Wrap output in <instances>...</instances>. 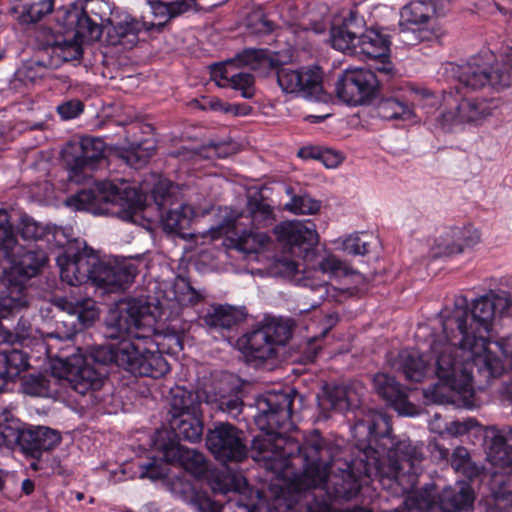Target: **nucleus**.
I'll return each instance as SVG.
<instances>
[{"label": "nucleus", "mask_w": 512, "mask_h": 512, "mask_svg": "<svg viewBox=\"0 0 512 512\" xmlns=\"http://www.w3.org/2000/svg\"><path fill=\"white\" fill-rule=\"evenodd\" d=\"M497 316L512 317V295L488 293L476 298L468 310L466 297H458L452 309L440 312L442 332L435 334L421 325L416 331L418 346L403 349L391 363L406 379L422 381L435 374L439 383L426 390L438 403L467 405L474 395L473 367L485 381L500 376L505 365L491 349ZM512 370V337L495 341ZM512 396V382L507 386Z\"/></svg>", "instance_id": "f257e3e1"}, {"label": "nucleus", "mask_w": 512, "mask_h": 512, "mask_svg": "<svg viewBox=\"0 0 512 512\" xmlns=\"http://www.w3.org/2000/svg\"><path fill=\"white\" fill-rule=\"evenodd\" d=\"M296 392L290 390L269 391L257 400L258 414L255 422L265 432L254 437L252 441V458L267 470L282 475L291 465V459L301 457L303 472L294 491H281L274 498L270 509L274 512H333L328 499L322 493L316 494L310 488L326 486L329 469L333 461L332 449L318 432L305 438L301 445L299 440L287 435L294 428L292 406ZM337 512H371L360 507H348Z\"/></svg>", "instance_id": "f03ea898"}, {"label": "nucleus", "mask_w": 512, "mask_h": 512, "mask_svg": "<svg viewBox=\"0 0 512 512\" xmlns=\"http://www.w3.org/2000/svg\"><path fill=\"white\" fill-rule=\"evenodd\" d=\"M175 188L172 183L160 180L152 190L154 204L146 205L143 192L128 182L100 181L71 195L65 204L74 210L93 214L110 212L122 220L139 223L148 229L156 222V217L150 215V211L156 209L166 233L184 236L194 210L190 205L176 200L173 196Z\"/></svg>", "instance_id": "7ed1b4c3"}, {"label": "nucleus", "mask_w": 512, "mask_h": 512, "mask_svg": "<svg viewBox=\"0 0 512 512\" xmlns=\"http://www.w3.org/2000/svg\"><path fill=\"white\" fill-rule=\"evenodd\" d=\"M390 418L378 411H369L352 428L355 446L361 453L363 473L370 479L400 482L407 476L409 482L420 471L423 460L422 445L409 440H397L391 435Z\"/></svg>", "instance_id": "20e7f679"}, {"label": "nucleus", "mask_w": 512, "mask_h": 512, "mask_svg": "<svg viewBox=\"0 0 512 512\" xmlns=\"http://www.w3.org/2000/svg\"><path fill=\"white\" fill-rule=\"evenodd\" d=\"M152 307L143 299H130L111 309L106 318L107 338L128 335L132 351L126 370L134 375L154 379L166 375L170 366L160 350L162 335L157 332V317Z\"/></svg>", "instance_id": "39448f33"}, {"label": "nucleus", "mask_w": 512, "mask_h": 512, "mask_svg": "<svg viewBox=\"0 0 512 512\" xmlns=\"http://www.w3.org/2000/svg\"><path fill=\"white\" fill-rule=\"evenodd\" d=\"M63 282L77 286L90 282L106 293L123 291L136 276L133 264L107 262L99 259L91 250L69 246L56 258Z\"/></svg>", "instance_id": "423d86ee"}, {"label": "nucleus", "mask_w": 512, "mask_h": 512, "mask_svg": "<svg viewBox=\"0 0 512 512\" xmlns=\"http://www.w3.org/2000/svg\"><path fill=\"white\" fill-rule=\"evenodd\" d=\"M79 353L65 356L55 354L49 357L53 360L51 364V375L38 374L29 375L22 379V391L30 396L52 397L57 394L56 384L58 380H66L71 388L81 395L89 391L99 389L104 380V373L89 364L80 349Z\"/></svg>", "instance_id": "0eeeda50"}, {"label": "nucleus", "mask_w": 512, "mask_h": 512, "mask_svg": "<svg viewBox=\"0 0 512 512\" xmlns=\"http://www.w3.org/2000/svg\"><path fill=\"white\" fill-rule=\"evenodd\" d=\"M55 305L68 314L70 319L57 322L54 332L44 337L37 330H33L29 321L21 317L15 328V332L23 331L28 336V346L34 345L37 352L44 353L47 357L53 356V349L49 340H71L77 332L93 325L99 317V309L91 298H75L72 296L59 298Z\"/></svg>", "instance_id": "6e6552de"}, {"label": "nucleus", "mask_w": 512, "mask_h": 512, "mask_svg": "<svg viewBox=\"0 0 512 512\" xmlns=\"http://www.w3.org/2000/svg\"><path fill=\"white\" fill-rule=\"evenodd\" d=\"M448 107L437 117L439 126L446 131L464 130L483 126L490 118L497 115L501 107L499 99L466 98L452 91L443 95Z\"/></svg>", "instance_id": "1a4fd4ad"}, {"label": "nucleus", "mask_w": 512, "mask_h": 512, "mask_svg": "<svg viewBox=\"0 0 512 512\" xmlns=\"http://www.w3.org/2000/svg\"><path fill=\"white\" fill-rule=\"evenodd\" d=\"M493 58L490 51H484L458 65L454 73L459 83L474 90L486 85L495 90L509 86L512 83V53L494 64Z\"/></svg>", "instance_id": "9d476101"}, {"label": "nucleus", "mask_w": 512, "mask_h": 512, "mask_svg": "<svg viewBox=\"0 0 512 512\" xmlns=\"http://www.w3.org/2000/svg\"><path fill=\"white\" fill-rule=\"evenodd\" d=\"M291 336L289 320L269 317L244 334L238 340V345L248 358L267 360L273 358L278 347L285 345Z\"/></svg>", "instance_id": "9b49d317"}, {"label": "nucleus", "mask_w": 512, "mask_h": 512, "mask_svg": "<svg viewBox=\"0 0 512 512\" xmlns=\"http://www.w3.org/2000/svg\"><path fill=\"white\" fill-rule=\"evenodd\" d=\"M276 269L284 277L290 278L296 285L310 288L317 293L318 299H324L328 294L326 280L318 278V274L329 277H341L350 273L347 264L335 255H327L319 263L318 269H308L306 265L288 257H281L275 263Z\"/></svg>", "instance_id": "f8f14e48"}, {"label": "nucleus", "mask_w": 512, "mask_h": 512, "mask_svg": "<svg viewBox=\"0 0 512 512\" xmlns=\"http://www.w3.org/2000/svg\"><path fill=\"white\" fill-rule=\"evenodd\" d=\"M211 489L216 494L231 493L224 505L216 501L218 512H255L263 501L258 490L247 487L244 478L233 474H214Z\"/></svg>", "instance_id": "ddd939ff"}, {"label": "nucleus", "mask_w": 512, "mask_h": 512, "mask_svg": "<svg viewBox=\"0 0 512 512\" xmlns=\"http://www.w3.org/2000/svg\"><path fill=\"white\" fill-rule=\"evenodd\" d=\"M436 14L435 4L431 0H414L405 5L400 11V38L406 45L431 40L438 37L439 32L434 27L428 29Z\"/></svg>", "instance_id": "4468645a"}, {"label": "nucleus", "mask_w": 512, "mask_h": 512, "mask_svg": "<svg viewBox=\"0 0 512 512\" xmlns=\"http://www.w3.org/2000/svg\"><path fill=\"white\" fill-rule=\"evenodd\" d=\"M105 152V143L98 137H82L78 141L68 142L62 149V157L68 167V178L81 183L90 175L86 170L95 169L96 162L101 160Z\"/></svg>", "instance_id": "2eb2a0df"}, {"label": "nucleus", "mask_w": 512, "mask_h": 512, "mask_svg": "<svg viewBox=\"0 0 512 512\" xmlns=\"http://www.w3.org/2000/svg\"><path fill=\"white\" fill-rule=\"evenodd\" d=\"M97 5H101L99 0H71L67 7H61L56 11V22L68 29H76L82 37L99 39L101 28L97 19H93L89 15L92 13L96 18L103 21L102 16L95 12L94 6Z\"/></svg>", "instance_id": "dca6fc26"}, {"label": "nucleus", "mask_w": 512, "mask_h": 512, "mask_svg": "<svg viewBox=\"0 0 512 512\" xmlns=\"http://www.w3.org/2000/svg\"><path fill=\"white\" fill-rule=\"evenodd\" d=\"M378 80L368 69H346L336 83L339 99L351 106L369 103L375 96Z\"/></svg>", "instance_id": "f3484780"}, {"label": "nucleus", "mask_w": 512, "mask_h": 512, "mask_svg": "<svg viewBox=\"0 0 512 512\" xmlns=\"http://www.w3.org/2000/svg\"><path fill=\"white\" fill-rule=\"evenodd\" d=\"M206 446L215 458L223 462H240L248 453L243 433L228 423L216 424L208 431Z\"/></svg>", "instance_id": "a211bd4d"}, {"label": "nucleus", "mask_w": 512, "mask_h": 512, "mask_svg": "<svg viewBox=\"0 0 512 512\" xmlns=\"http://www.w3.org/2000/svg\"><path fill=\"white\" fill-rule=\"evenodd\" d=\"M274 70L277 82L286 94L316 99L322 92V75L318 67L291 69L279 65Z\"/></svg>", "instance_id": "6ab92c4d"}, {"label": "nucleus", "mask_w": 512, "mask_h": 512, "mask_svg": "<svg viewBox=\"0 0 512 512\" xmlns=\"http://www.w3.org/2000/svg\"><path fill=\"white\" fill-rule=\"evenodd\" d=\"M157 449L161 453V459L166 463H177L185 471L195 477H207L209 486L211 487V479L216 473L231 474L228 471L212 470L206 461L204 455L194 449H189L180 443L169 440L159 441L155 443Z\"/></svg>", "instance_id": "aec40b11"}, {"label": "nucleus", "mask_w": 512, "mask_h": 512, "mask_svg": "<svg viewBox=\"0 0 512 512\" xmlns=\"http://www.w3.org/2000/svg\"><path fill=\"white\" fill-rule=\"evenodd\" d=\"M273 232L285 250L292 252L298 249L305 253V258L313 256L311 250L319 241L316 225L311 220L283 221L274 227Z\"/></svg>", "instance_id": "412c9836"}, {"label": "nucleus", "mask_w": 512, "mask_h": 512, "mask_svg": "<svg viewBox=\"0 0 512 512\" xmlns=\"http://www.w3.org/2000/svg\"><path fill=\"white\" fill-rule=\"evenodd\" d=\"M390 40L387 34L369 28L363 33L358 34L354 56L377 61L375 70L385 75H390L393 70V64L390 61Z\"/></svg>", "instance_id": "4be33fe9"}, {"label": "nucleus", "mask_w": 512, "mask_h": 512, "mask_svg": "<svg viewBox=\"0 0 512 512\" xmlns=\"http://www.w3.org/2000/svg\"><path fill=\"white\" fill-rule=\"evenodd\" d=\"M364 388L358 382L348 385L326 386L323 395L318 397V406L322 412L323 418L328 419L327 410L338 413H345L359 406L363 396Z\"/></svg>", "instance_id": "5701e85b"}, {"label": "nucleus", "mask_w": 512, "mask_h": 512, "mask_svg": "<svg viewBox=\"0 0 512 512\" xmlns=\"http://www.w3.org/2000/svg\"><path fill=\"white\" fill-rule=\"evenodd\" d=\"M480 241L479 231L472 226L452 227L434 240L431 258L448 257L472 248Z\"/></svg>", "instance_id": "b1692460"}, {"label": "nucleus", "mask_w": 512, "mask_h": 512, "mask_svg": "<svg viewBox=\"0 0 512 512\" xmlns=\"http://www.w3.org/2000/svg\"><path fill=\"white\" fill-rule=\"evenodd\" d=\"M165 486L172 496L196 512H218L216 501L198 489L186 474L173 475L165 480Z\"/></svg>", "instance_id": "393cba45"}, {"label": "nucleus", "mask_w": 512, "mask_h": 512, "mask_svg": "<svg viewBox=\"0 0 512 512\" xmlns=\"http://www.w3.org/2000/svg\"><path fill=\"white\" fill-rule=\"evenodd\" d=\"M4 256L10 263L7 274L18 280L27 282L36 276L47 261V255L43 250H25L19 244L4 252Z\"/></svg>", "instance_id": "a878e982"}, {"label": "nucleus", "mask_w": 512, "mask_h": 512, "mask_svg": "<svg viewBox=\"0 0 512 512\" xmlns=\"http://www.w3.org/2000/svg\"><path fill=\"white\" fill-rule=\"evenodd\" d=\"M487 460L498 469L512 474V428L489 427L485 433Z\"/></svg>", "instance_id": "bb28decb"}, {"label": "nucleus", "mask_w": 512, "mask_h": 512, "mask_svg": "<svg viewBox=\"0 0 512 512\" xmlns=\"http://www.w3.org/2000/svg\"><path fill=\"white\" fill-rule=\"evenodd\" d=\"M101 28V34H106V43L111 46L121 45L130 49L138 42V34L145 24L131 15L124 14L115 20H108V23Z\"/></svg>", "instance_id": "cd10ccee"}, {"label": "nucleus", "mask_w": 512, "mask_h": 512, "mask_svg": "<svg viewBox=\"0 0 512 512\" xmlns=\"http://www.w3.org/2000/svg\"><path fill=\"white\" fill-rule=\"evenodd\" d=\"M504 472L494 471L491 474L489 487L490 496L479 503L485 512H512V488L511 475Z\"/></svg>", "instance_id": "c85d7f7f"}, {"label": "nucleus", "mask_w": 512, "mask_h": 512, "mask_svg": "<svg viewBox=\"0 0 512 512\" xmlns=\"http://www.w3.org/2000/svg\"><path fill=\"white\" fill-rule=\"evenodd\" d=\"M59 26L61 27L59 32L65 33L66 36L61 40H55L47 47V53L56 66L63 62L79 61L83 54L82 43L97 40L80 36L76 29H68L64 25Z\"/></svg>", "instance_id": "c756f323"}, {"label": "nucleus", "mask_w": 512, "mask_h": 512, "mask_svg": "<svg viewBox=\"0 0 512 512\" xmlns=\"http://www.w3.org/2000/svg\"><path fill=\"white\" fill-rule=\"evenodd\" d=\"M16 440L27 454L39 458L43 452L53 449L61 442V435L49 427L38 426L18 432Z\"/></svg>", "instance_id": "7c9ffc66"}, {"label": "nucleus", "mask_w": 512, "mask_h": 512, "mask_svg": "<svg viewBox=\"0 0 512 512\" xmlns=\"http://www.w3.org/2000/svg\"><path fill=\"white\" fill-rule=\"evenodd\" d=\"M5 287L0 291V318L5 319L27 308L30 303L28 288L23 280L7 274Z\"/></svg>", "instance_id": "2f4dec72"}, {"label": "nucleus", "mask_w": 512, "mask_h": 512, "mask_svg": "<svg viewBox=\"0 0 512 512\" xmlns=\"http://www.w3.org/2000/svg\"><path fill=\"white\" fill-rule=\"evenodd\" d=\"M373 382L377 393L400 415H411L408 391L393 377L386 373H378L374 376Z\"/></svg>", "instance_id": "473e14b6"}, {"label": "nucleus", "mask_w": 512, "mask_h": 512, "mask_svg": "<svg viewBox=\"0 0 512 512\" xmlns=\"http://www.w3.org/2000/svg\"><path fill=\"white\" fill-rule=\"evenodd\" d=\"M233 62L215 65L212 76L219 87H231L240 91L241 96L250 99L255 94L254 77L250 73H233Z\"/></svg>", "instance_id": "72a5a7b5"}, {"label": "nucleus", "mask_w": 512, "mask_h": 512, "mask_svg": "<svg viewBox=\"0 0 512 512\" xmlns=\"http://www.w3.org/2000/svg\"><path fill=\"white\" fill-rule=\"evenodd\" d=\"M114 339L119 341L94 347L89 357L95 364L106 365L114 363L126 370L129 352L132 351V341L126 334Z\"/></svg>", "instance_id": "f704fd0d"}, {"label": "nucleus", "mask_w": 512, "mask_h": 512, "mask_svg": "<svg viewBox=\"0 0 512 512\" xmlns=\"http://www.w3.org/2000/svg\"><path fill=\"white\" fill-rule=\"evenodd\" d=\"M165 298L167 303H160V305L166 306L172 313L179 315L181 310L193 307L203 300L204 296L195 290L187 280L178 279L165 292Z\"/></svg>", "instance_id": "c9c22d12"}, {"label": "nucleus", "mask_w": 512, "mask_h": 512, "mask_svg": "<svg viewBox=\"0 0 512 512\" xmlns=\"http://www.w3.org/2000/svg\"><path fill=\"white\" fill-rule=\"evenodd\" d=\"M29 366L27 354L16 347L0 350V391Z\"/></svg>", "instance_id": "e433bc0d"}, {"label": "nucleus", "mask_w": 512, "mask_h": 512, "mask_svg": "<svg viewBox=\"0 0 512 512\" xmlns=\"http://www.w3.org/2000/svg\"><path fill=\"white\" fill-rule=\"evenodd\" d=\"M356 19L351 16L341 24L333 25L330 30L331 46L338 51L354 56L358 40V32L355 29Z\"/></svg>", "instance_id": "4c0bfd02"}, {"label": "nucleus", "mask_w": 512, "mask_h": 512, "mask_svg": "<svg viewBox=\"0 0 512 512\" xmlns=\"http://www.w3.org/2000/svg\"><path fill=\"white\" fill-rule=\"evenodd\" d=\"M234 64L247 66L260 74H268L279 66L277 55L270 54L264 49H245L239 53L236 59L231 60Z\"/></svg>", "instance_id": "58836bf2"}, {"label": "nucleus", "mask_w": 512, "mask_h": 512, "mask_svg": "<svg viewBox=\"0 0 512 512\" xmlns=\"http://www.w3.org/2000/svg\"><path fill=\"white\" fill-rule=\"evenodd\" d=\"M229 241L230 244L228 246L233 247L239 252L256 254L270 244L271 238L266 232L244 229L235 238H230Z\"/></svg>", "instance_id": "ea45409f"}, {"label": "nucleus", "mask_w": 512, "mask_h": 512, "mask_svg": "<svg viewBox=\"0 0 512 512\" xmlns=\"http://www.w3.org/2000/svg\"><path fill=\"white\" fill-rule=\"evenodd\" d=\"M171 426L180 439L192 443L202 439L203 423L200 412L174 417Z\"/></svg>", "instance_id": "a19ab883"}, {"label": "nucleus", "mask_w": 512, "mask_h": 512, "mask_svg": "<svg viewBox=\"0 0 512 512\" xmlns=\"http://www.w3.org/2000/svg\"><path fill=\"white\" fill-rule=\"evenodd\" d=\"M170 395V406L173 418L200 412V402L191 391L178 386L171 389Z\"/></svg>", "instance_id": "79ce46f5"}, {"label": "nucleus", "mask_w": 512, "mask_h": 512, "mask_svg": "<svg viewBox=\"0 0 512 512\" xmlns=\"http://www.w3.org/2000/svg\"><path fill=\"white\" fill-rule=\"evenodd\" d=\"M377 113L384 120L407 121L415 116L413 108L396 97L381 99L377 106Z\"/></svg>", "instance_id": "37998d69"}, {"label": "nucleus", "mask_w": 512, "mask_h": 512, "mask_svg": "<svg viewBox=\"0 0 512 512\" xmlns=\"http://www.w3.org/2000/svg\"><path fill=\"white\" fill-rule=\"evenodd\" d=\"M287 193L291 194L288 202L285 203L286 211L296 215H315L317 214L322 203L307 193L292 194V189H287Z\"/></svg>", "instance_id": "c03bdc74"}, {"label": "nucleus", "mask_w": 512, "mask_h": 512, "mask_svg": "<svg viewBox=\"0 0 512 512\" xmlns=\"http://www.w3.org/2000/svg\"><path fill=\"white\" fill-rule=\"evenodd\" d=\"M247 210L251 217L253 226L268 227L275 222L273 207L264 199L250 198L247 203Z\"/></svg>", "instance_id": "a18cd8bd"}, {"label": "nucleus", "mask_w": 512, "mask_h": 512, "mask_svg": "<svg viewBox=\"0 0 512 512\" xmlns=\"http://www.w3.org/2000/svg\"><path fill=\"white\" fill-rule=\"evenodd\" d=\"M54 0H39L21 8H15L16 18L21 24H30L40 21L52 12Z\"/></svg>", "instance_id": "49530a36"}, {"label": "nucleus", "mask_w": 512, "mask_h": 512, "mask_svg": "<svg viewBox=\"0 0 512 512\" xmlns=\"http://www.w3.org/2000/svg\"><path fill=\"white\" fill-rule=\"evenodd\" d=\"M151 13L157 20L154 25H163L167 20L175 17L188 9V4L184 1L163 2L158 0H148Z\"/></svg>", "instance_id": "de8ad7c7"}, {"label": "nucleus", "mask_w": 512, "mask_h": 512, "mask_svg": "<svg viewBox=\"0 0 512 512\" xmlns=\"http://www.w3.org/2000/svg\"><path fill=\"white\" fill-rule=\"evenodd\" d=\"M205 323L215 329H231L238 321L236 312L229 306H219L204 318Z\"/></svg>", "instance_id": "09e8293b"}, {"label": "nucleus", "mask_w": 512, "mask_h": 512, "mask_svg": "<svg viewBox=\"0 0 512 512\" xmlns=\"http://www.w3.org/2000/svg\"><path fill=\"white\" fill-rule=\"evenodd\" d=\"M299 156L302 158H313L321 161L327 168H337L344 160L341 152L332 149L322 148H302L299 151Z\"/></svg>", "instance_id": "8fccbe9b"}, {"label": "nucleus", "mask_w": 512, "mask_h": 512, "mask_svg": "<svg viewBox=\"0 0 512 512\" xmlns=\"http://www.w3.org/2000/svg\"><path fill=\"white\" fill-rule=\"evenodd\" d=\"M18 244L13 225L10 222L9 214L6 210L0 209V247L3 253L14 248Z\"/></svg>", "instance_id": "3c124183"}, {"label": "nucleus", "mask_w": 512, "mask_h": 512, "mask_svg": "<svg viewBox=\"0 0 512 512\" xmlns=\"http://www.w3.org/2000/svg\"><path fill=\"white\" fill-rule=\"evenodd\" d=\"M48 232L47 227L29 217H23L19 223V233L24 240L36 241L42 239Z\"/></svg>", "instance_id": "603ef678"}, {"label": "nucleus", "mask_w": 512, "mask_h": 512, "mask_svg": "<svg viewBox=\"0 0 512 512\" xmlns=\"http://www.w3.org/2000/svg\"><path fill=\"white\" fill-rule=\"evenodd\" d=\"M208 402L215 403L217 409L227 413L232 418L238 417L243 408L242 400L236 395H220V397L215 398V400H211L208 396Z\"/></svg>", "instance_id": "864d4df0"}, {"label": "nucleus", "mask_w": 512, "mask_h": 512, "mask_svg": "<svg viewBox=\"0 0 512 512\" xmlns=\"http://www.w3.org/2000/svg\"><path fill=\"white\" fill-rule=\"evenodd\" d=\"M139 475L141 478H148L152 481H156L167 477V471L162 462L153 459L147 463L139 465Z\"/></svg>", "instance_id": "5fc2aeb1"}, {"label": "nucleus", "mask_w": 512, "mask_h": 512, "mask_svg": "<svg viewBox=\"0 0 512 512\" xmlns=\"http://www.w3.org/2000/svg\"><path fill=\"white\" fill-rule=\"evenodd\" d=\"M247 26L251 28L254 33L263 34L269 33L273 29V24L267 20L263 11L257 9L253 11L247 18Z\"/></svg>", "instance_id": "6e6d98bb"}, {"label": "nucleus", "mask_w": 512, "mask_h": 512, "mask_svg": "<svg viewBox=\"0 0 512 512\" xmlns=\"http://www.w3.org/2000/svg\"><path fill=\"white\" fill-rule=\"evenodd\" d=\"M410 100L423 107L433 106L438 103L437 97L424 87L411 86L408 90Z\"/></svg>", "instance_id": "4d7b16f0"}, {"label": "nucleus", "mask_w": 512, "mask_h": 512, "mask_svg": "<svg viewBox=\"0 0 512 512\" xmlns=\"http://www.w3.org/2000/svg\"><path fill=\"white\" fill-rule=\"evenodd\" d=\"M479 424L473 418H467L463 421H452L445 426V431L451 436L457 437L468 433L471 430L478 429Z\"/></svg>", "instance_id": "13d9d810"}, {"label": "nucleus", "mask_w": 512, "mask_h": 512, "mask_svg": "<svg viewBox=\"0 0 512 512\" xmlns=\"http://www.w3.org/2000/svg\"><path fill=\"white\" fill-rule=\"evenodd\" d=\"M20 332H12L8 328L0 324V344L15 345L20 344L23 347H28V334Z\"/></svg>", "instance_id": "bf43d9fd"}, {"label": "nucleus", "mask_w": 512, "mask_h": 512, "mask_svg": "<svg viewBox=\"0 0 512 512\" xmlns=\"http://www.w3.org/2000/svg\"><path fill=\"white\" fill-rule=\"evenodd\" d=\"M83 103L79 100H69L57 107V112L63 120L74 119L83 112Z\"/></svg>", "instance_id": "052dcab7"}, {"label": "nucleus", "mask_w": 512, "mask_h": 512, "mask_svg": "<svg viewBox=\"0 0 512 512\" xmlns=\"http://www.w3.org/2000/svg\"><path fill=\"white\" fill-rule=\"evenodd\" d=\"M344 249L353 255H365L369 251V244L358 236H349L345 239Z\"/></svg>", "instance_id": "680f3d73"}, {"label": "nucleus", "mask_w": 512, "mask_h": 512, "mask_svg": "<svg viewBox=\"0 0 512 512\" xmlns=\"http://www.w3.org/2000/svg\"><path fill=\"white\" fill-rule=\"evenodd\" d=\"M469 463V453L464 447H457L451 459V465L455 470H462Z\"/></svg>", "instance_id": "e2e57ef3"}, {"label": "nucleus", "mask_w": 512, "mask_h": 512, "mask_svg": "<svg viewBox=\"0 0 512 512\" xmlns=\"http://www.w3.org/2000/svg\"><path fill=\"white\" fill-rule=\"evenodd\" d=\"M359 488H360V485L357 481H353L349 488L346 490V489H338L336 488L335 490V494L337 496H341V497H344V498H351L352 496L356 495L358 492H359Z\"/></svg>", "instance_id": "0e129e2a"}, {"label": "nucleus", "mask_w": 512, "mask_h": 512, "mask_svg": "<svg viewBox=\"0 0 512 512\" xmlns=\"http://www.w3.org/2000/svg\"><path fill=\"white\" fill-rule=\"evenodd\" d=\"M249 112V109L245 105H231L228 104L225 108V113H231L234 115H247Z\"/></svg>", "instance_id": "69168bd1"}, {"label": "nucleus", "mask_w": 512, "mask_h": 512, "mask_svg": "<svg viewBox=\"0 0 512 512\" xmlns=\"http://www.w3.org/2000/svg\"><path fill=\"white\" fill-rule=\"evenodd\" d=\"M208 105L210 109L213 111H221L225 113V108L227 107L228 104H225L218 98H211L208 102Z\"/></svg>", "instance_id": "338daca9"}, {"label": "nucleus", "mask_w": 512, "mask_h": 512, "mask_svg": "<svg viewBox=\"0 0 512 512\" xmlns=\"http://www.w3.org/2000/svg\"><path fill=\"white\" fill-rule=\"evenodd\" d=\"M34 488H35V484H34L33 480H31L29 478L23 480L21 489L26 495H30L34 491Z\"/></svg>", "instance_id": "774afa93"}]
</instances>
